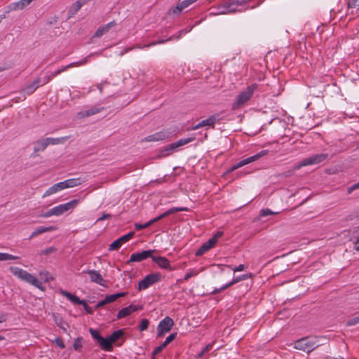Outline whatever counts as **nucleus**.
<instances>
[{
  "label": "nucleus",
  "mask_w": 359,
  "mask_h": 359,
  "mask_svg": "<svg viewBox=\"0 0 359 359\" xmlns=\"http://www.w3.org/2000/svg\"><path fill=\"white\" fill-rule=\"evenodd\" d=\"M9 271L18 279L25 281L42 291L44 290L42 282L27 271L17 266H10Z\"/></svg>",
  "instance_id": "f257e3e1"
},
{
  "label": "nucleus",
  "mask_w": 359,
  "mask_h": 359,
  "mask_svg": "<svg viewBox=\"0 0 359 359\" xmlns=\"http://www.w3.org/2000/svg\"><path fill=\"white\" fill-rule=\"evenodd\" d=\"M257 88V84L252 83L248 86L244 90L241 91L233 102L231 109L233 110H236L246 104L252 97Z\"/></svg>",
  "instance_id": "f03ea898"
},
{
  "label": "nucleus",
  "mask_w": 359,
  "mask_h": 359,
  "mask_svg": "<svg viewBox=\"0 0 359 359\" xmlns=\"http://www.w3.org/2000/svg\"><path fill=\"white\" fill-rule=\"evenodd\" d=\"M79 203V200L74 199L66 203L60 204L50 208L41 216L43 218H48L51 216H60L68 211L74 210Z\"/></svg>",
  "instance_id": "7ed1b4c3"
},
{
  "label": "nucleus",
  "mask_w": 359,
  "mask_h": 359,
  "mask_svg": "<svg viewBox=\"0 0 359 359\" xmlns=\"http://www.w3.org/2000/svg\"><path fill=\"white\" fill-rule=\"evenodd\" d=\"M327 158L326 154H316L312 156L306 158L295 165L291 172H288L286 176L291 175L294 171L299 170L301 168L311 165L318 164Z\"/></svg>",
  "instance_id": "20e7f679"
},
{
  "label": "nucleus",
  "mask_w": 359,
  "mask_h": 359,
  "mask_svg": "<svg viewBox=\"0 0 359 359\" xmlns=\"http://www.w3.org/2000/svg\"><path fill=\"white\" fill-rule=\"evenodd\" d=\"M319 346L318 339L316 337H306L297 340L294 343V348L309 353Z\"/></svg>",
  "instance_id": "39448f33"
},
{
  "label": "nucleus",
  "mask_w": 359,
  "mask_h": 359,
  "mask_svg": "<svg viewBox=\"0 0 359 359\" xmlns=\"http://www.w3.org/2000/svg\"><path fill=\"white\" fill-rule=\"evenodd\" d=\"M90 55L86 57V58H84L82 60H79V61H77V62H72V63H70V64H69V65H66L65 67H62L60 69H58L57 70H56L55 72H51L48 76H45L43 79V83H42V85L49 82L52 79H53L54 77L57 76V75H59L62 72L67 70L68 69H69L71 67H79V66L85 65L88 61V58L90 57Z\"/></svg>",
  "instance_id": "423d86ee"
},
{
  "label": "nucleus",
  "mask_w": 359,
  "mask_h": 359,
  "mask_svg": "<svg viewBox=\"0 0 359 359\" xmlns=\"http://www.w3.org/2000/svg\"><path fill=\"white\" fill-rule=\"evenodd\" d=\"M89 332L92 337L95 339L100 344V348L105 351H111L113 350V344L109 340V337L104 338L100 332L94 329L90 328Z\"/></svg>",
  "instance_id": "0eeeda50"
},
{
  "label": "nucleus",
  "mask_w": 359,
  "mask_h": 359,
  "mask_svg": "<svg viewBox=\"0 0 359 359\" xmlns=\"http://www.w3.org/2000/svg\"><path fill=\"white\" fill-rule=\"evenodd\" d=\"M162 278V275L159 272L150 273L144 277L138 283V290H146L151 285L159 282Z\"/></svg>",
  "instance_id": "6e6552de"
},
{
  "label": "nucleus",
  "mask_w": 359,
  "mask_h": 359,
  "mask_svg": "<svg viewBox=\"0 0 359 359\" xmlns=\"http://www.w3.org/2000/svg\"><path fill=\"white\" fill-rule=\"evenodd\" d=\"M245 4H240L239 3H238V0H236V1H233L231 3H226L222 6H219L217 9L218 11L217 13H213V15H224L235 12H242L243 9L237 8L236 6H243ZM243 11H245V8H243Z\"/></svg>",
  "instance_id": "1a4fd4ad"
},
{
  "label": "nucleus",
  "mask_w": 359,
  "mask_h": 359,
  "mask_svg": "<svg viewBox=\"0 0 359 359\" xmlns=\"http://www.w3.org/2000/svg\"><path fill=\"white\" fill-rule=\"evenodd\" d=\"M194 140V138H191V137L180 139V140H178L174 143H172L171 144L168 146L166 148L163 149L161 151L160 156L162 157L168 156L170 154H171L178 147L185 145V144L192 142Z\"/></svg>",
  "instance_id": "9d476101"
},
{
  "label": "nucleus",
  "mask_w": 359,
  "mask_h": 359,
  "mask_svg": "<svg viewBox=\"0 0 359 359\" xmlns=\"http://www.w3.org/2000/svg\"><path fill=\"white\" fill-rule=\"evenodd\" d=\"M174 325V321L173 320L166 316L162 320L160 321V323L158 325L157 327V335L158 337H163L164 336L167 332L170 331L172 326Z\"/></svg>",
  "instance_id": "9b49d317"
},
{
  "label": "nucleus",
  "mask_w": 359,
  "mask_h": 359,
  "mask_svg": "<svg viewBox=\"0 0 359 359\" xmlns=\"http://www.w3.org/2000/svg\"><path fill=\"white\" fill-rule=\"evenodd\" d=\"M155 250H148L140 252L133 253L130 255L129 260L127 262L128 264L130 262H140L149 257H152Z\"/></svg>",
  "instance_id": "f8f14e48"
},
{
  "label": "nucleus",
  "mask_w": 359,
  "mask_h": 359,
  "mask_svg": "<svg viewBox=\"0 0 359 359\" xmlns=\"http://www.w3.org/2000/svg\"><path fill=\"white\" fill-rule=\"evenodd\" d=\"M198 0H184L179 3L175 7L169 11L170 15H179L183 10L188 8L192 4L196 2Z\"/></svg>",
  "instance_id": "ddd939ff"
},
{
  "label": "nucleus",
  "mask_w": 359,
  "mask_h": 359,
  "mask_svg": "<svg viewBox=\"0 0 359 359\" xmlns=\"http://www.w3.org/2000/svg\"><path fill=\"white\" fill-rule=\"evenodd\" d=\"M170 133L167 130H161L159 132H157L156 133H154L152 135H148L146 137L143 141L145 142H157L165 140L170 137Z\"/></svg>",
  "instance_id": "4468645a"
},
{
  "label": "nucleus",
  "mask_w": 359,
  "mask_h": 359,
  "mask_svg": "<svg viewBox=\"0 0 359 359\" xmlns=\"http://www.w3.org/2000/svg\"><path fill=\"white\" fill-rule=\"evenodd\" d=\"M268 153V151L267 150H262L260 152L257 153V154L254 155V156H250L247 158H245V159H243L241 161H240L238 163H236L237 165V167L239 168H241L247 164H249V163H251L255 161H257L258 159H259L261 157L265 156L266 154H267Z\"/></svg>",
  "instance_id": "2eb2a0df"
},
{
  "label": "nucleus",
  "mask_w": 359,
  "mask_h": 359,
  "mask_svg": "<svg viewBox=\"0 0 359 359\" xmlns=\"http://www.w3.org/2000/svg\"><path fill=\"white\" fill-rule=\"evenodd\" d=\"M90 276V280L101 286L106 287V281L102 278L100 273L95 270H88L87 271Z\"/></svg>",
  "instance_id": "dca6fc26"
},
{
  "label": "nucleus",
  "mask_w": 359,
  "mask_h": 359,
  "mask_svg": "<svg viewBox=\"0 0 359 359\" xmlns=\"http://www.w3.org/2000/svg\"><path fill=\"white\" fill-rule=\"evenodd\" d=\"M187 210H188V208L186 207L172 208L168 210L165 212L161 214L158 217L152 219L151 220H152L153 223L154 224L155 222L163 219L164 217H165L171 214H173V213H175L177 212L187 211Z\"/></svg>",
  "instance_id": "f3484780"
},
{
  "label": "nucleus",
  "mask_w": 359,
  "mask_h": 359,
  "mask_svg": "<svg viewBox=\"0 0 359 359\" xmlns=\"http://www.w3.org/2000/svg\"><path fill=\"white\" fill-rule=\"evenodd\" d=\"M151 259L160 268L169 270L172 269L170 262L167 258L161 256L156 257L152 255Z\"/></svg>",
  "instance_id": "a211bd4d"
},
{
  "label": "nucleus",
  "mask_w": 359,
  "mask_h": 359,
  "mask_svg": "<svg viewBox=\"0 0 359 359\" xmlns=\"http://www.w3.org/2000/svg\"><path fill=\"white\" fill-rule=\"evenodd\" d=\"M116 25L115 21H111L104 25L100 27L94 34V37L100 38L107 34L112 27Z\"/></svg>",
  "instance_id": "6ab92c4d"
},
{
  "label": "nucleus",
  "mask_w": 359,
  "mask_h": 359,
  "mask_svg": "<svg viewBox=\"0 0 359 359\" xmlns=\"http://www.w3.org/2000/svg\"><path fill=\"white\" fill-rule=\"evenodd\" d=\"M216 243L215 242V238H210L207 242L204 243L200 248L196 252V256H201L203 255L205 252L210 250L212 248L215 246Z\"/></svg>",
  "instance_id": "aec40b11"
},
{
  "label": "nucleus",
  "mask_w": 359,
  "mask_h": 359,
  "mask_svg": "<svg viewBox=\"0 0 359 359\" xmlns=\"http://www.w3.org/2000/svg\"><path fill=\"white\" fill-rule=\"evenodd\" d=\"M62 182L56 183L48 189L43 195V198L48 197L50 195L55 194L60 191L64 190Z\"/></svg>",
  "instance_id": "412c9836"
},
{
  "label": "nucleus",
  "mask_w": 359,
  "mask_h": 359,
  "mask_svg": "<svg viewBox=\"0 0 359 359\" xmlns=\"http://www.w3.org/2000/svg\"><path fill=\"white\" fill-rule=\"evenodd\" d=\"M137 310V307L133 304L127 307L123 308L118 311L117 314V318L121 319L130 316L132 313L136 311Z\"/></svg>",
  "instance_id": "4be33fe9"
},
{
  "label": "nucleus",
  "mask_w": 359,
  "mask_h": 359,
  "mask_svg": "<svg viewBox=\"0 0 359 359\" xmlns=\"http://www.w3.org/2000/svg\"><path fill=\"white\" fill-rule=\"evenodd\" d=\"M216 121V117L215 116H210L206 119H204L201 121H200L198 124L192 127V130H197L201 127L204 126H213Z\"/></svg>",
  "instance_id": "5701e85b"
},
{
  "label": "nucleus",
  "mask_w": 359,
  "mask_h": 359,
  "mask_svg": "<svg viewBox=\"0 0 359 359\" xmlns=\"http://www.w3.org/2000/svg\"><path fill=\"white\" fill-rule=\"evenodd\" d=\"M56 229V227L55 226H39L38 227L37 229H36L31 234V236H29V239H32L34 237L39 235V234H41V233H46V232H50V231H54Z\"/></svg>",
  "instance_id": "b1692460"
},
{
  "label": "nucleus",
  "mask_w": 359,
  "mask_h": 359,
  "mask_svg": "<svg viewBox=\"0 0 359 359\" xmlns=\"http://www.w3.org/2000/svg\"><path fill=\"white\" fill-rule=\"evenodd\" d=\"M33 0H20L17 2H13L10 5L11 10L23 9L25 7L29 5Z\"/></svg>",
  "instance_id": "393cba45"
},
{
  "label": "nucleus",
  "mask_w": 359,
  "mask_h": 359,
  "mask_svg": "<svg viewBox=\"0 0 359 359\" xmlns=\"http://www.w3.org/2000/svg\"><path fill=\"white\" fill-rule=\"evenodd\" d=\"M60 292L61 294L66 297L70 302H72L74 304H77L80 305L81 304L84 303V300L80 299L77 296L74 295L69 292L60 290Z\"/></svg>",
  "instance_id": "a878e982"
},
{
  "label": "nucleus",
  "mask_w": 359,
  "mask_h": 359,
  "mask_svg": "<svg viewBox=\"0 0 359 359\" xmlns=\"http://www.w3.org/2000/svg\"><path fill=\"white\" fill-rule=\"evenodd\" d=\"M83 180L79 178L68 179L62 182L64 189L72 188L81 184Z\"/></svg>",
  "instance_id": "bb28decb"
},
{
  "label": "nucleus",
  "mask_w": 359,
  "mask_h": 359,
  "mask_svg": "<svg viewBox=\"0 0 359 359\" xmlns=\"http://www.w3.org/2000/svg\"><path fill=\"white\" fill-rule=\"evenodd\" d=\"M48 146L46 138L39 140L35 143L34 151H43Z\"/></svg>",
  "instance_id": "cd10ccee"
},
{
  "label": "nucleus",
  "mask_w": 359,
  "mask_h": 359,
  "mask_svg": "<svg viewBox=\"0 0 359 359\" xmlns=\"http://www.w3.org/2000/svg\"><path fill=\"white\" fill-rule=\"evenodd\" d=\"M126 295V292H124L107 295L105 297V302H107V304L112 303L114 301H116L118 298L125 297Z\"/></svg>",
  "instance_id": "c85d7f7f"
},
{
  "label": "nucleus",
  "mask_w": 359,
  "mask_h": 359,
  "mask_svg": "<svg viewBox=\"0 0 359 359\" xmlns=\"http://www.w3.org/2000/svg\"><path fill=\"white\" fill-rule=\"evenodd\" d=\"M124 334V332L123 330H118L114 331L110 336H109V340L113 344L115 343L118 339L123 337Z\"/></svg>",
  "instance_id": "c756f323"
},
{
  "label": "nucleus",
  "mask_w": 359,
  "mask_h": 359,
  "mask_svg": "<svg viewBox=\"0 0 359 359\" xmlns=\"http://www.w3.org/2000/svg\"><path fill=\"white\" fill-rule=\"evenodd\" d=\"M19 259L20 257L18 256L10 255L8 253L0 252V261L16 260Z\"/></svg>",
  "instance_id": "7c9ffc66"
},
{
  "label": "nucleus",
  "mask_w": 359,
  "mask_h": 359,
  "mask_svg": "<svg viewBox=\"0 0 359 359\" xmlns=\"http://www.w3.org/2000/svg\"><path fill=\"white\" fill-rule=\"evenodd\" d=\"M247 278H248L247 275H242L241 276L237 277V278H234L232 281H231L229 283L226 284L225 285L222 286L220 288V290H223L229 287V286L238 283V281H240L241 280L246 279Z\"/></svg>",
  "instance_id": "2f4dec72"
},
{
  "label": "nucleus",
  "mask_w": 359,
  "mask_h": 359,
  "mask_svg": "<svg viewBox=\"0 0 359 359\" xmlns=\"http://www.w3.org/2000/svg\"><path fill=\"white\" fill-rule=\"evenodd\" d=\"M100 111V109L97 108H91L90 109L85 110L83 111H81L79 114L81 116H90L94 114H97Z\"/></svg>",
  "instance_id": "473e14b6"
},
{
  "label": "nucleus",
  "mask_w": 359,
  "mask_h": 359,
  "mask_svg": "<svg viewBox=\"0 0 359 359\" xmlns=\"http://www.w3.org/2000/svg\"><path fill=\"white\" fill-rule=\"evenodd\" d=\"M39 80H36L34 81V83L27 86L25 89V92L28 93V94H31L32 93L36 88L37 87L39 86Z\"/></svg>",
  "instance_id": "72a5a7b5"
},
{
  "label": "nucleus",
  "mask_w": 359,
  "mask_h": 359,
  "mask_svg": "<svg viewBox=\"0 0 359 359\" xmlns=\"http://www.w3.org/2000/svg\"><path fill=\"white\" fill-rule=\"evenodd\" d=\"M46 140L48 143V145H49V144L54 145V144H58L62 143L63 141L65 140V137H61V138L47 137V138H46Z\"/></svg>",
  "instance_id": "f704fd0d"
},
{
  "label": "nucleus",
  "mask_w": 359,
  "mask_h": 359,
  "mask_svg": "<svg viewBox=\"0 0 359 359\" xmlns=\"http://www.w3.org/2000/svg\"><path fill=\"white\" fill-rule=\"evenodd\" d=\"M198 273H199L198 270H196L194 269H189L187 271V273L184 276V280H188L191 277L196 276Z\"/></svg>",
  "instance_id": "c9c22d12"
},
{
  "label": "nucleus",
  "mask_w": 359,
  "mask_h": 359,
  "mask_svg": "<svg viewBox=\"0 0 359 359\" xmlns=\"http://www.w3.org/2000/svg\"><path fill=\"white\" fill-rule=\"evenodd\" d=\"M123 244L120 241V240L118 238L116 241H114L109 248V250L113 251V250H118Z\"/></svg>",
  "instance_id": "e433bc0d"
},
{
  "label": "nucleus",
  "mask_w": 359,
  "mask_h": 359,
  "mask_svg": "<svg viewBox=\"0 0 359 359\" xmlns=\"http://www.w3.org/2000/svg\"><path fill=\"white\" fill-rule=\"evenodd\" d=\"M82 341H83V338L82 337H77L74 341V344H73V348L75 351H80L81 348H82Z\"/></svg>",
  "instance_id": "4c0bfd02"
},
{
  "label": "nucleus",
  "mask_w": 359,
  "mask_h": 359,
  "mask_svg": "<svg viewBox=\"0 0 359 359\" xmlns=\"http://www.w3.org/2000/svg\"><path fill=\"white\" fill-rule=\"evenodd\" d=\"M154 223H153L152 220L150 219L147 222H146L145 224H143L136 223L135 224V227L136 230H142V229L147 228L148 226H151Z\"/></svg>",
  "instance_id": "58836bf2"
},
{
  "label": "nucleus",
  "mask_w": 359,
  "mask_h": 359,
  "mask_svg": "<svg viewBox=\"0 0 359 359\" xmlns=\"http://www.w3.org/2000/svg\"><path fill=\"white\" fill-rule=\"evenodd\" d=\"M133 236H134V232L131 231L126 235L121 236L118 239L120 240L121 243L123 244L124 243H126V242L128 241L130 239H131Z\"/></svg>",
  "instance_id": "ea45409f"
},
{
  "label": "nucleus",
  "mask_w": 359,
  "mask_h": 359,
  "mask_svg": "<svg viewBox=\"0 0 359 359\" xmlns=\"http://www.w3.org/2000/svg\"><path fill=\"white\" fill-rule=\"evenodd\" d=\"M174 37H175V36H171V37H170V38H168V39H165V40H160V41H158L152 42V43H151L150 44L145 45V46H144L143 47H140V46H139L138 48H149V47L153 46L156 45V44L163 43H164V42H165V41H170V40H172Z\"/></svg>",
  "instance_id": "a19ab883"
},
{
  "label": "nucleus",
  "mask_w": 359,
  "mask_h": 359,
  "mask_svg": "<svg viewBox=\"0 0 359 359\" xmlns=\"http://www.w3.org/2000/svg\"><path fill=\"white\" fill-rule=\"evenodd\" d=\"M177 337V333H172L168 337H166L165 340L163 341V345L166 347L172 341H173Z\"/></svg>",
  "instance_id": "79ce46f5"
},
{
  "label": "nucleus",
  "mask_w": 359,
  "mask_h": 359,
  "mask_svg": "<svg viewBox=\"0 0 359 359\" xmlns=\"http://www.w3.org/2000/svg\"><path fill=\"white\" fill-rule=\"evenodd\" d=\"M148 325H149V321L147 319L142 320L140 325V330L141 332L146 330L148 327Z\"/></svg>",
  "instance_id": "37998d69"
},
{
  "label": "nucleus",
  "mask_w": 359,
  "mask_h": 359,
  "mask_svg": "<svg viewBox=\"0 0 359 359\" xmlns=\"http://www.w3.org/2000/svg\"><path fill=\"white\" fill-rule=\"evenodd\" d=\"M164 348H165V346L163 343L160 346L156 347L152 352L153 359H154L155 355L161 353Z\"/></svg>",
  "instance_id": "c03bdc74"
},
{
  "label": "nucleus",
  "mask_w": 359,
  "mask_h": 359,
  "mask_svg": "<svg viewBox=\"0 0 359 359\" xmlns=\"http://www.w3.org/2000/svg\"><path fill=\"white\" fill-rule=\"evenodd\" d=\"M348 8H359L358 0H348Z\"/></svg>",
  "instance_id": "a18cd8bd"
},
{
  "label": "nucleus",
  "mask_w": 359,
  "mask_h": 359,
  "mask_svg": "<svg viewBox=\"0 0 359 359\" xmlns=\"http://www.w3.org/2000/svg\"><path fill=\"white\" fill-rule=\"evenodd\" d=\"M277 212H272L270 209H264V210H262L261 212H260V215L262 216V217H266V216H268V215H274V214H276Z\"/></svg>",
  "instance_id": "49530a36"
},
{
  "label": "nucleus",
  "mask_w": 359,
  "mask_h": 359,
  "mask_svg": "<svg viewBox=\"0 0 359 359\" xmlns=\"http://www.w3.org/2000/svg\"><path fill=\"white\" fill-rule=\"evenodd\" d=\"M357 323H359V316L355 317V318H352V319L349 320L347 322L346 325L348 326H351V325H355Z\"/></svg>",
  "instance_id": "de8ad7c7"
},
{
  "label": "nucleus",
  "mask_w": 359,
  "mask_h": 359,
  "mask_svg": "<svg viewBox=\"0 0 359 359\" xmlns=\"http://www.w3.org/2000/svg\"><path fill=\"white\" fill-rule=\"evenodd\" d=\"M81 6H82V4H81L80 1H76V2L73 4V6H72V8L74 9V13H76V12H77L79 10H80V8H81Z\"/></svg>",
  "instance_id": "09e8293b"
},
{
  "label": "nucleus",
  "mask_w": 359,
  "mask_h": 359,
  "mask_svg": "<svg viewBox=\"0 0 359 359\" xmlns=\"http://www.w3.org/2000/svg\"><path fill=\"white\" fill-rule=\"evenodd\" d=\"M80 305L83 306L85 311L90 314H92L93 311V309L87 304V303L84 301L83 304H81Z\"/></svg>",
  "instance_id": "8fccbe9b"
},
{
  "label": "nucleus",
  "mask_w": 359,
  "mask_h": 359,
  "mask_svg": "<svg viewBox=\"0 0 359 359\" xmlns=\"http://www.w3.org/2000/svg\"><path fill=\"white\" fill-rule=\"evenodd\" d=\"M111 215L110 214H107V213H104L101 217H100L96 222H100V221H102V220H104V219H110L111 218Z\"/></svg>",
  "instance_id": "3c124183"
},
{
  "label": "nucleus",
  "mask_w": 359,
  "mask_h": 359,
  "mask_svg": "<svg viewBox=\"0 0 359 359\" xmlns=\"http://www.w3.org/2000/svg\"><path fill=\"white\" fill-rule=\"evenodd\" d=\"M358 189H359V182L353 184L351 187H350L348 189V193L351 194V193H352L353 191Z\"/></svg>",
  "instance_id": "603ef678"
},
{
  "label": "nucleus",
  "mask_w": 359,
  "mask_h": 359,
  "mask_svg": "<svg viewBox=\"0 0 359 359\" xmlns=\"http://www.w3.org/2000/svg\"><path fill=\"white\" fill-rule=\"evenodd\" d=\"M191 30V27H190V28H189V29H182V30L180 31V32H179V34H178V36L176 37V39H180L182 34H186V33H188V32H189Z\"/></svg>",
  "instance_id": "864d4df0"
},
{
  "label": "nucleus",
  "mask_w": 359,
  "mask_h": 359,
  "mask_svg": "<svg viewBox=\"0 0 359 359\" xmlns=\"http://www.w3.org/2000/svg\"><path fill=\"white\" fill-rule=\"evenodd\" d=\"M55 341L56 344L59 347H60L62 348H64L65 347V344L60 338H56Z\"/></svg>",
  "instance_id": "5fc2aeb1"
},
{
  "label": "nucleus",
  "mask_w": 359,
  "mask_h": 359,
  "mask_svg": "<svg viewBox=\"0 0 359 359\" xmlns=\"http://www.w3.org/2000/svg\"><path fill=\"white\" fill-rule=\"evenodd\" d=\"M223 235V232L222 231H218L217 232L213 237H212L211 238H215V242L217 243V240L222 237V236Z\"/></svg>",
  "instance_id": "6e6d98bb"
},
{
  "label": "nucleus",
  "mask_w": 359,
  "mask_h": 359,
  "mask_svg": "<svg viewBox=\"0 0 359 359\" xmlns=\"http://www.w3.org/2000/svg\"><path fill=\"white\" fill-rule=\"evenodd\" d=\"M105 304H107V302H105V299H103V300H102V301L99 302L97 304V305H96V306H95V309H99V308H100V307H102V306H104Z\"/></svg>",
  "instance_id": "4d7b16f0"
},
{
  "label": "nucleus",
  "mask_w": 359,
  "mask_h": 359,
  "mask_svg": "<svg viewBox=\"0 0 359 359\" xmlns=\"http://www.w3.org/2000/svg\"><path fill=\"white\" fill-rule=\"evenodd\" d=\"M244 269H245V266L243 264H240L238 266H236V268H234L233 270V271L236 272V271H242Z\"/></svg>",
  "instance_id": "13d9d810"
},
{
  "label": "nucleus",
  "mask_w": 359,
  "mask_h": 359,
  "mask_svg": "<svg viewBox=\"0 0 359 359\" xmlns=\"http://www.w3.org/2000/svg\"><path fill=\"white\" fill-rule=\"evenodd\" d=\"M238 168L237 167V165L235 164L233 165H232L231 168H229L227 170H226V173H230V172H233L234 170H236V169H238Z\"/></svg>",
  "instance_id": "bf43d9fd"
},
{
  "label": "nucleus",
  "mask_w": 359,
  "mask_h": 359,
  "mask_svg": "<svg viewBox=\"0 0 359 359\" xmlns=\"http://www.w3.org/2000/svg\"><path fill=\"white\" fill-rule=\"evenodd\" d=\"M238 168L237 167V165L235 164L233 165H232L231 168H229L227 170H226V173H230V172H233L234 170H236V169H238Z\"/></svg>",
  "instance_id": "052dcab7"
},
{
  "label": "nucleus",
  "mask_w": 359,
  "mask_h": 359,
  "mask_svg": "<svg viewBox=\"0 0 359 359\" xmlns=\"http://www.w3.org/2000/svg\"><path fill=\"white\" fill-rule=\"evenodd\" d=\"M212 348V344H208V345H206L203 349L202 350L203 352L206 353L208 352V351H210L211 348Z\"/></svg>",
  "instance_id": "680f3d73"
},
{
  "label": "nucleus",
  "mask_w": 359,
  "mask_h": 359,
  "mask_svg": "<svg viewBox=\"0 0 359 359\" xmlns=\"http://www.w3.org/2000/svg\"><path fill=\"white\" fill-rule=\"evenodd\" d=\"M354 249L356 250H359V238L355 242Z\"/></svg>",
  "instance_id": "e2e57ef3"
},
{
  "label": "nucleus",
  "mask_w": 359,
  "mask_h": 359,
  "mask_svg": "<svg viewBox=\"0 0 359 359\" xmlns=\"http://www.w3.org/2000/svg\"><path fill=\"white\" fill-rule=\"evenodd\" d=\"M5 320H6L5 315L0 313V323L4 322Z\"/></svg>",
  "instance_id": "0e129e2a"
},
{
  "label": "nucleus",
  "mask_w": 359,
  "mask_h": 359,
  "mask_svg": "<svg viewBox=\"0 0 359 359\" xmlns=\"http://www.w3.org/2000/svg\"><path fill=\"white\" fill-rule=\"evenodd\" d=\"M250 1L251 0H238V3H239L240 4H248Z\"/></svg>",
  "instance_id": "69168bd1"
},
{
  "label": "nucleus",
  "mask_w": 359,
  "mask_h": 359,
  "mask_svg": "<svg viewBox=\"0 0 359 359\" xmlns=\"http://www.w3.org/2000/svg\"><path fill=\"white\" fill-rule=\"evenodd\" d=\"M103 86H104V83H102L97 85V88L101 93L102 91Z\"/></svg>",
  "instance_id": "338daca9"
},
{
  "label": "nucleus",
  "mask_w": 359,
  "mask_h": 359,
  "mask_svg": "<svg viewBox=\"0 0 359 359\" xmlns=\"http://www.w3.org/2000/svg\"><path fill=\"white\" fill-rule=\"evenodd\" d=\"M205 353V352H203V351H201L199 353H198V357H202L203 355V354Z\"/></svg>",
  "instance_id": "774afa93"
}]
</instances>
